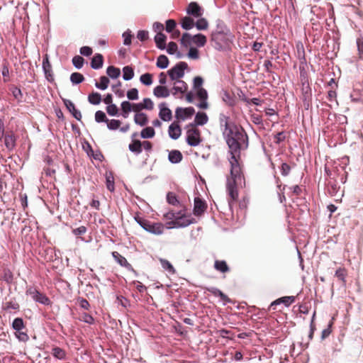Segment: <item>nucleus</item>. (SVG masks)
<instances>
[{
    "label": "nucleus",
    "mask_w": 363,
    "mask_h": 363,
    "mask_svg": "<svg viewBox=\"0 0 363 363\" xmlns=\"http://www.w3.org/2000/svg\"><path fill=\"white\" fill-rule=\"evenodd\" d=\"M223 137L231 155L229 158L230 174L227 177L226 189L228 194V204L232 207L238 198V188L245 186V177L240 162V149L247 138L245 130L236 125L228 130H223Z\"/></svg>",
    "instance_id": "obj_1"
},
{
    "label": "nucleus",
    "mask_w": 363,
    "mask_h": 363,
    "mask_svg": "<svg viewBox=\"0 0 363 363\" xmlns=\"http://www.w3.org/2000/svg\"><path fill=\"white\" fill-rule=\"evenodd\" d=\"M135 221L147 232L155 235L164 233L165 226L160 222H151L140 216H135Z\"/></svg>",
    "instance_id": "obj_2"
},
{
    "label": "nucleus",
    "mask_w": 363,
    "mask_h": 363,
    "mask_svg": "<svg viewBox=\"0 0 363 363\" xmlns=\"http://www.w3.org/2000/svg\"><path fill=\"white\" fill-rule=\"evenodd\" d=\"M186 130V143L190 146H197L201 141V131L193 123H189L187 125Z\"/></svg>",
    "instance_id": "obj_3"
},
{
    "label": "nucleus",
    "mask_w": 363,
    "mask_h": 363,
    "mask_svg": "<svg viewBox=\"0 0 363 363\" xmlns=\"http://www.w3.org/2000/svg\"><path fill=\"white\" fill-rule=\"evenodd\" d=\"M26 294L30 296L35 301L45 306L50 304V298L43 293L40 292L35 287H30L26 291Z\"/></svg>",
    "instance_id": "obj_4"
},
{
    "label": "nucleus",
    "mask_w": 363,
    "mask_h": 363,
    "mask_svg": "<svg viewBox=\"0 0 363 363\" xmlns=\"http://www.w3.org/2000/svg\"><path fill=\"white\" fill-rule=\"evenodd\" d=\"M188 67V65L184 62H179L172 69L168 70L167 73L172 80H179L184 75V70Z\"/></svg>",
    "instance_id": "obj_5"
},
{
    "label": "nucleus",
    "mask_w": 363,
    "mask_h": 363,
    "mask_svg": "<svg viewBox=\"0 0 363 363\" xmlns=\"http://www.w3.org/2000/svg\"><path fill=\"white\" fill-rule=\"evenodd\" d=\"M195 113L193 107L180 108L178 107L175 111V117L177 119L184 121L188 118H191Z\"/></svg>",
    "instance_id": "obj_6"
},
{
    "label": "nucleus",
    "mask_w": 363,
    "mask_h": 363,
    "mask_svg": "<svg viewBox=\"0 0 363 363\" xmlns=\"http://www.w3.org/2000/svg\"><path fill=\"white\" fill-rule=\"evenodd\" d=\"M174 227L175 228H185L190 224L196 223L194 218H191V216H186V214L182 216H179V218H177L174 220Z\"/></svg>",
    "instance_id": "obj_7"
},
{
    "label": "nucleus",
    "mask_w": 363,
    "mask_h": 363,
    "mask_svg": "<svg viewBox=\"0 0 363 363\" xmlns=\"http://www.w3.org/2000/svg\"><path fill=\"white\" fill-rule=\"evenodd\" d=\"M207 209V204L205 201L199 197L194 199V214L196 216H201Z\"/></svg>",
    "instance_id": "obj_8"
},
{
    "label": "nucleus",
    "mask_w": 363,
    "mask_h": 363,
    "mask_svg": "<svg viewBox=\"0 0 363 363\" xmlns=\"http://www.w3.org/2000/svg\"><path fill=\"white\" fill-rule=\"evenodd\" d=\"M43 69L45 73V78L48 81L52 82L54 81V76L52 69V65L49 61L48 55H45L43 61Z\"/></svg>",
    "instance_id": "obj_9"
},
{
    "label": "nucleus",
    "mask_w": 363,
    "mask_h": 363,
    "mask_svg": "<svg viewBox=\"0 0 363 363\" xmlns=\"http://www.w3.org/2000/svg\"><path fill=\"white\" fill-rule=\"evenodd\" d=\"M112 256L121 267H125L128 271L135 272L133 266L127 261L125 257L122 256L119 252L114 251L112 252Z\"/></svg>",
    "instance_id": "obj_10"
},
{
    "label": "nucleus",
    "mask_w": 363,
    "mask_h": 363,
    "mask_svg": "<svg viewBox=\"0 0 363 363\" xmlns=\"http://www.w3.org/2000/svg\"><path fill=\"white\" fill-rule=\"evenodd\" d=\"M186 13L196 18H200L202 14V9L196 2H191L187 8Z\"/></svg>",
    "instance_id": "obj_11"
},
{
    "label": "nucleus",
    "mask_w": 363,
    "mask_h": 363,
    "mask_svg": "<svg viewBox=\"0 0 363 363\" xmlns=\"http://www.w3.org/2000/svg\"><path fill=\"white\" fill-rule=\"evenodd\" d=\"M196 96L201 102L198 104V106L202 109H206L208 108V103L206 101L208 99V93L203 88H200L196 91Z\"/></svg>",
    "instance_id": "obj_12"
},
{
    "label": "nucleus",
    "mask_w": 363,
    "mask_h": 363,
    "mask_svg": "<svg viewBox=\"0 0 363 363\" xmlns=\"http://www.w3.org/2000/svg\"><path fill=\"white\" fill-rule=\"evenodd\" d=\"M188 89V85L186 83L182 80H177L174 83V86L172 89V94L173 95H176L178 92L181 94H184L186 92Z\"/></svg>",
    "instance_id": "obj_13"
},
{
    "label": "nucleus",
    "mask_w": 363,
    "mask_h": 363,
    "mask_svg": "<svg viewBox=\"0 0 363 363\" xmlns=\"http://www.w3.org/2000/svg\"><path fill=\"white\" fill-rule=\"evenodd\" d=\"M168 132L170 138L177 140L182 134V129L177 123L174 122L169 126Z\"/></svg>",
    "instance_id": "obj_14"
},
{
    "label": "nucleus",
    "mask_w": 363,
    "mask_h": 363,
    "mask_svg": "<svg viewBox=\"0 0 363 363\" xmlns=\"http://www.w3.org/2000/svg\"><path fill=\"white\" fill-rule=\"evenodd\" d=\"M64 104L66 106L67 108L69 111V112L72 114V116L78 121H80L82 118V113L79 111H78L75 105L70 100L66 99L64 100Z\"/></svg>",
    "instance_id": "obj_15"
},
{
    "label": "nucleus",
    "mask_w": 363,
    "mask_h": 363,
    "mask_svg": "<svg viewBox=\"0 0 363 363\" xmlns=\"http://www.w3.org/2000/svg\"><path fill=\"white\" fill-rule=\"evenodd\" d=\"M164 105V103L160 104V110L159 116L164 121H169L172 118V113L171 110L169 108L165 107Z\"/></svg>",
    "instance_id": "obj_16"
},
{
    "label": "nucleus",
    "mask_w": 363,
    "mask_h": 363,
    "mask_svg": "<svg viewBox=\"0 0 363 363\" xmlns=\"http://www.w3.org/2000/svg\"><path fill=\"white\" fill-rule=\"evenodd\" d=\"M295 301V297L294 296H284L281 297L280 298L277 299L276 301H273L269 306V308L275 309L274 306L277 304H279L281 303H283L285 304V306H289L291 303H293Z\"/></svg>",
    "instance_id": "obj_17"
},
{
    "label": "nucleus",
    "mask_w": 363,
    "mask_h": 363,
    "mask_svg": "<svg viewBox=\"0 0 363 363\" xmlns=\"http://www.w3.org/2000/svg\"><path fill=\"white\" fill-rule=\"evenodd\" d=\"M154 95L157 98H167L169 96L170 91L165 86H157L153 90Z\"/></svg>",
    "instance_id": "obj_18"
},
{
    "label": "nucleus",
    "mask_w": 363,
    "mask_h": 363,
    "mask_svg": "<svg viewBox=\"0 0 363 363\" xmlns=\"http://www.w3.org/2000/svg\"><path fill=\"white\" fill-rule=\"evenodd\" d=\"M104 63V57L101 54H96L91 62V67L93 69H98L102 67Z\"/></svg>",
    "instance_id": "obj_19"
},
{
    "label": "nucleus",
    "mask_w": 363,
    "mask_h": 363,
    "mask_svg": "<svg viewBox=\"0 0 363 363\" xmlns=\"http://www.w3.org/2000/svg\"><path fill=\"white\" fill-rule=\"evenodd\" d=\"M167 37L162 33H157L155 37V41L157 47L160 50H164L166 47Z\"/></svg>",
    "instance_id": "obj_20"
},
{
    "label": "nucleus",
    "mask_w": 363,
    "mask_h": 363,
    "mask_svg": "<svg viewBox=\"0 0 363 363\" xmlns=\"http://www.w3.org/2000/svg\"><path fill=\"white\" fill-rule=\"evenodd\" d=\"M134 122L140 126H145L148 123L147 114L145 113H135L134 116Z\"/></svg>",
    "instance_id": "obj_21"
},
{
    "label": "nucleus",
    "mask_w": 363,
    "mask_h": 363,
    "mask_svg": "<svg viewBox=\"0 0 363 363\" xmlns=\"http://www.w3.org/2000/svg\"><path fill=\"white\" fill-rule=\"evenodd\" d=\"M128 148L131 152L138 155L143 151L142 142L138 140H133L132 143L129 144Z\"/></svg>",
    "instance_id": "obj_22"
},
{
    "label": "nucleus",
    "mask_w": 363,
    "mask_h": 363,
    "mask_svg": "<svg viewBox=\"0 0 363 363\" xmlns=\"http://www.w3.org/2000/svg\"><path fill=\"white\" fill-rule=\"evenodd\" d=\"M214 268L222 273H225L230 271V268L224 260H216L214 262Z\"/></svg>",
    "instance_id": "obj_23"
},
{
    "label": "nucleus",
    "mask_w": 363,
    "mask_h": 363,
    "mask_svg": "<svg viewBox=\"0 0 363 363\" xmlns=\"http://www.w3.org/2000/svg\"><path fill=\"white\" fill-rule=\"evenodd\" d=\"M168 158L172 163H179L182 161L183 156L180 151L172 150L169 153Z\"/></svg>",
    "instance_id": "obj_24"
},
{
    "label": "nucleus",
    "mask_w": 363,
    "mask_h": 363,
    "mask_svg": "<svg viewBox=\"0 0 363 363\" xmlns=\"http://www.w3.org/2000/svg\"><path fill=\"white\" fill-rule=\"evenodd\" d=\"M192 41H193V43L196 44L197 46L203 47L207 42V39L204 35H203L201 33H199V34L192 35Z\"/></svg>",
    "instance_id": "obj_25"
},
{
    "label": "nucleus",
    "mask_w": 363,
    "mask_h": 363,
    "mask_svg": "<svg viewBox=\"0 0 363 363\" xmlns=\"http://www.w3.org/2000/svg\"><path fill=\"white\" fill-rule=\"evenodd\" d=\"M219 122L221 127H224V130H228L231 126H234L235 124L230 122V118L225 114H220Z\"/></svg>",
    "instance_id": "obj_26"
},
{
    "label": "nucleus",
    "mask_w": 363,
    "mask_h": 363,
    "mask_svg": "<svg viewBox=\"0 0 363 363\" xmlns=\"http://www.w3.org/2000/svg\"><path fill=\"white\" fill-rule=\"evenodd\" d=\"M207 291H208L209 292H211L216 296H219L222 301H223L226 303L230 302V299L228 297V296L225 295L224 293H223L220 290H219L216 288H214V287L208 288Z\"/></svg>",
    "instance_id": "obj_27"
},
{
    "label": "nucleus",
    "mask_w": 363,
    "mask_h": 363,
    "mask_svg": "<svg viewBox=\"0 0 363 363\" xmlns=\"http://www.w3.org/2000/svg\"><path fill=\"white\" fill-rule=\"evenodd\" d=\"M4 137V143L8 149H13L16 145V138L13 133H6Z\"/></svg>",
    "instance_id": "obj_28"
},
{
    "label": "nucleus",
    "mask_w": 363,
    "mask_h": 363,
    "mask_svg": "<svg viewBox=\"0 0 363 363\" xmlns=\"http://www.w3.org/2000/svg\"><path fill=\"white\" fill-rule=\"evenodd\" d=\"M208 121V116L206 113L203 112H198L195 116L194 119V125H203L206 124Z\"/></svg>",
    "instance_id": "obj_29"
},
{
    "label": "nucleus",
    "mask_w": 363,
    "mask_h": 363,
    "mask_svg": "<svg viewBox=\"0 0 363 363\" xmlns=\"http://www.w3.org/2000/svg\"><path fill=\"white\" fill-rule=\"evenodd\" d=\"M51 354L58 359H65L67 354L65 350L59 347H52Z\"/></svg>",
    "instance_id": "obj_30"
},
{
    "label": "nucleus",
    "mask_w": 363,
    "mask_h": 363,
    "mask_svg": "<svg viewBox=\"0 0 363 363\" xmlns=\"http://www.w3.org/2000/svg\"><path fill=\"white\" fill-rule=\"evenodd\" d=\"M160 262L162 267V268L167 271L169 273L173 274L176 272L175 269L174 268L173 265L167 259L160 258L159 259Z\"/></svg>",
    "instance_id": "obj_31"
},
{
    "label": "nucleus",
    "mask_w": 363,
    "mask_h": 363,
    "mask_svg": "<svg viewBox=\"0 0 363 363\" xmlns=\"http://www.w3.org/2000/svg\"><path fill=\"white\" fill-rule=\"evenodd\" d=\"M88 101L91 104L98 105L101 101V96L98 92H92L89 95Z\"/></svg>",
    "instance_id": "obj_32"
},
{
    "label": "nucleus",
    "mask_w": 363,
    "mask_h": 363,
    "mask_svg": "<svg viewBox=\"0 0 363 363\" xmlns=\"http://www.w3.org/2000/svg\"><path fill=\"white\" fill-rule=\"evenodd\" d=\"M155 131L152 127H146L140 133L142 138H152L155 136Z\"/></svg>",
    "instance_id": "obj_33"
},
{
    "label": "nucleus",
    "mask_w": 363,
    "mask_h": 363,
    "mask_svg": "<svg viewBox=\"0 0 363 363\" xmlns=\"http://www.w3.org/2000/svg\"><path fill=\"white\" fill-rule=\"evenodd\" d=\"M347 275V270L345 268L340 267L335 272V277L342 281L343 285L346 284L345 278Z\"/></svg>",
    "instance_id": "obj_34"
},
{
    "label": "nucleus",
    "mask_w": 363,
    "mask_h": 363,
    "mask_svg": "<svg viewBox=\"0 0 363 363\" xmlns=\"http://www.w3.org/2000/svg\"><path fill=\"white\" fill-rule=\"evenodd\" d=\"M194 26V20L189 16H185L182 19V26L185 30H190Z\"/></svg>",
    "instance_id": "obj_35"
},
{
    "label": "nucleus",
    "mask_w": 363,
    "mask_h": 363,
    "mask_svg": "<svg viewBox=\"0 0 363 363\" xmlns=\"http://www.w3.org/2000/svg\"><path fill=\"white\" fill-rule=\"evenodd\" d=\"M121 110L123 111V116L127 118L128 113L133 111L132 104L128 101H123L121 104Z\"/></svg>",
    "instance_id": "obj_36"
},
{
    "label": "nucleus",
    "mask_w": 363,
    "mask_h": 363,
    "mask_svg": "<svg viewBox=\"0 0 363 363\" xmlns=\"http://www.w3.org/2000/svg\"><path fill=\"white\" fill-rule=\"evenodd\" d=\"M169 65V60L164 55H161L157 57L156 65L161 68L164 69L167 67Z\"/></svg>",
    "instance_id": "obj_37"
},
{
    "label": "nucleus",
    "mask_w": 363,
    "mask_h": 363,
    "mask_svg": "<svg viewBox=\"0 0 363 363\" xmlns=\"http://www.w3.org/2000/svg\"><path fill=\"white\" fill-rule=\"evenodd\" d=\"M107 74L112 79L118 78L121 74V70L119 68L113 66H109L106 70Z\"/></svg>",
    "instance_id": "obj_38"
},
{
    "label": "nucleus",
    "mask_w": 363,
    "mask_h": 363,
    "mask_svg": "<svg viewBox=\"0 0 363 363\" xmlns=\"http://www.w3.org/2000/svg\"><path fill=\"white\" fill-rule=\"evenodd\" d=\"M192 43H193L192 35L188 33H184L182 35V39H181L182 45L185 48H188L191 45Z\"/></svg>",
    "instance_id": "obj_39"
},
{
    "label": "nucleus",
    "mask_w": 363,
    "mask_h": 363,
    "mask_svg": "<svg viewBox=\"0 0 363 363\" xmlns=\"http://www.w3.org/2000/svg\"><path fill=\"white\" fill-rule=\"evenodd\" d=\"M109 79L107 77L102 76L100 77V82H96L95 86L101 90L107 89L109 84Z\"/></svg>",
    "instance_id": "obj_40"
},
{
    "label": "nucleus",
    "mask_w": 363,
    "mask_h": 363,
    "mask_svg": "<svg viewBox=\"0 0 363 363\" xmlns=\"http://www.w3.org/2000/svg\"><path fill=\"white\" fill-rule=\"evenodd\" d=\"M12 326L16 332H20L25 328L23 320L21 318H15L13 321Z\"/></svg>",
    "instance_id": "obj_41"
},
{
    "label": "nucleus",
    "mask_w": 363,
    "mask_h": 363,
    "mask_svg": "<svg viewBox=\"0 0 363 363\" xmlns=\"http://www.w3.org/2000/svg\"><path fill=\"white\" fill-rule=\"evenodd\" d=\"M123 77L125 80H130L134 76L133 69L130 66H125L123 69Z\"/></svg>",
    "instance_id": "obj_42"
},
{
    "label": "nucleus",
    "mask_w": 363,
    "mask_h": 363,
    "mask_svg": "<svg viewBox=\"0 0 363 363\" xmlns=\"http://www.w3.org/2000/svg\"><path fill=\"white\" fill-rule=\"evenodd\" d=\"M107 127L109 130H116L118 129L121 125V121L116 119H111L106 121Z\"/></svg>",
    "instance_id": "obj_43"
},
{
    "label": "nucleus",
    "mask_w": 363,
    "mask_h": 363,
    "mask_svg": "<svg viewBox=\"0 0 363 363\" xmlns=\"http://www.w3.org/2000/svg\"><path fill=\"white\" fill-rule=\"evenodd\" d=\"M84 80V77L83 74L79 72H74L70 76V81L72 84H79L82 83Z\"/></svg>",
    "instance_id": "obj_44"
},
{
    "label": "nucleus",
    "mask_w": 363,
    "mask_h": 363,
    "mask_svg": "<svg viewBox=\"0 0 363 363\" xmlns=\"http://www.w3.org/2000/svg\"><path fill=\"white\" fill-rule=\"evenodd\" d=\"M225 36L223 31H215L211 34V40L219 43L220 41H223Z\"/></svg>",
    "instance_id": "obj_45"
},
{
    "label": "nucleus",
    "mask_w": 363,
    "mask_h": 363,
    "mask_svg": "<svg viewBox=\"0 0 363 363\" xmlns=\"http://www.w3.org/2000/svg\"><path fill=\"white\" fill-rule=\"evenodd\" d=\"M198 30H206L208 27V23L206 18H200L195 23Z\"/></svg>",
    "instance_id": "obj_46"
},
{
    "label": "nucleus",
    "mask_w": 363,
    "mask_h": 363,
    "mask_svg": "<svg viewBox=\"0 0 363 363\" xmlns=\"http://www.w3.org/2000/svg\"><path fill=\"white\" fill-rule=\"evenodd\" d=\"M140 80L143 84L150 86L152 83V75L150 73H145L140 76Z\"/></svg>",
    "instance_id": "obj_47"
},
{
    "label": "nucleus",
    "mask_w": 363,
    "mask_h": 363,
    "mask_svg": "<svg viewBox=\"0 0 363 363\" xmlns=\"http://www.w3.org/2000/svg\"><path fill=\"white\" fill-rule=\"evenodd\" d=\"M84 62V58L79 55H76L72 58V63L74 66L77 69H80L82 67Z\"/></svg>",
    "instance_id": "obj_48"
},
{
    "label": "nucleus",
    "mask_w": 363,
    "mask_h": 363,
    "mask_svg": "<svg viewBox=\"0 0 363 363\" xmlns=\"http://www.w3.org/2000/svg\"><path fill=\"white\" fill-rule=\"evenodd\" d=\"M95 120L97 123L106 122L108 121V118L105 114V113L102 111H97L95 113Z\"/></svg>",
    "instance_id": "obj_49"
},
{
    "label": "nucleus",
    "mask_w": 363,
    "mask_h": 363,
    "mask_svg": "<svg viewBox=\"0 0 363 363\" xmlns=\"http://www.w3.org/2000/svg\"><path fill=\"white\" fill-rule=\"evenodd\" d=\"M167 200L169 204L173 206H177L179 204V201H178L176 195L172 192H169L167 195Z\"/></svg>",
    "instance_id": "obj_50"
},
{
    "label": "nucleus",
    "mask_w": 363,
    "mask_h": 363,
    "mask_svg": "<svg viewBox=\"0 0 363 363\" xmlns=\"http://www.w3.org/2000/svg\"><path fill=\"white\" fill-rule=\"evenodd\" d=\"M127 97L129 100L138 99V91L136 88L130 89L127 92Z\"/></svg>",
    "instance_id": "obj_51"
},
{
    "label": "nucleus",
    "mask_w": 363,
    "mask_h": 363,
    "mask_svg": "<svg viewBox=\"0 0 363 363\" xmlns=\"http://www.w3.org/2000/svg\"><path fill=\"white\" fill-rule=\"evenodd\" d=\"M79 319L80 320L89 324H93L94 323V318L87 313H82Z\"/></svg>",
    "instance_id": "obj_52"
},
{
    "label": "nucleus",
    "mask_w": 363,
    "mask_h": 363,
    "mask_svg": "<svg viewBox=\"0 0 363 363\" xmlns=\"http://www.w3.org/2000/svg\"><path fill=\"white\" fill-rule=\"evenodd\" d=\"M19 308V304L16 301H7L4 305V309L5 310H16Z\"/></svg>",
    "instance_id": "obj_53"
},
{
    "label": "nucleus",
    "mask_w": 363,
    "mask_h": 363,
    "mask_svg": "<svg viewBox=\"0 0 363 363\" xmlns=\"http://www.w3.org/2000/svg\"><path fill=\"white\" fill-rule=\"evenodd\" d=\"M286 139V134L284 132H279L274 136V142L276 144H279Z\"/></svg>",
    "instance_id": "obj_54"
},
{
    "label": "nucleus",
    "mask_w": 363,
    "mask_h": 363,
    "mask_svg": "<svg viewBox=\"0 0 363 363\" xmlns=\"http://www.w3.org/2000/svg\"><path fill=\"white\" fill-rule=\"evenodd\" d=\"M176 21L173 19H169L166 21V31L168 33L172 32L174 30H175L176 27Z\"/></svg>",
    "instance_id": "obj_55"
},
{
    "label": "nucleus",
    "mask_w": 363,
    "mask_h": 363,
    "mask_svg": "<svg viewBox=\"0 0 363 363\" xmlns=\"http://www.w3.org/2000/svg\"><path fill=\"white\" fill-rule=\"evenodd\" d=\"M142 104L144 109L152 110L154 108V104L152 101L149 98L144 99Z\"/></svg>",
    "instance_id": "obj_56"
},
{
    "label": "nucleus",
    "mask_w": 363,
    "mask_h": 363,
    "mask_svg": "<svg viewBox=\"0 0 363 363\" xmlns=\"http://www.w3.org/2000/svg\"><path fill=\"white\" fill-rule=\"evenodd\" d=\"M106 111L110 116H117L118 113V109L116 105L110 104L106 107Z\"/></svg>",
    "instance_id": "obj_57"
},
{
    "label": "nucleus",
    "mask_w": 363,
    "mask_h": 363,
    "mask_svg": "<svg viewBox=\"0 0 363 363\" xmlns=\"http://www.w3.org/2000/svg\"><path fill=\"white\" fill-rule=\"evenodd\" d=\"M188 57L193 60H197L199 58V50L196 48H190L189 52H188Z\"/></svg>",
    "instance_id": "obj_58"
},
{
    "label": "nucleus",
    "mask_w": 363,
    "mask_h": 363,
    "mask_svg": "<svg viewBox=\"0 0 363 363\" xmlns=\"http://www.w3.org/2000/svg\"><path fill=\"white\" fill-rule=\"evenodd\" d=\"M1 74L4 77V82L9 81V69L7 64H4L2 67Z\"/></svg>",
    "instance_id": "obj_59"
},
{
    "label": "nucleus",
    "mask_w": 363,
    "mask_h": 363,
    "mask_svg": "<svg viewBox=\"0 0 363 363\" xmlns=\"http://www.w3.org/2000/svg\"><path fill=\"white\" fill-rule=\"evenodd\" d=\"M77 302L82 308L84 310H89L90 308V304L86 299L80 297L77 299Z\"/></svg>",
    "instance_id": "obj_60"
},
{
    "label": "nucleus",
    "mask_w": 363,
    "mask_h": 363,
    "mask_svg": "<svg viewBox=\"0 0 363 363\" xmlns=\"http://www.w3.org/2000/svg\"><path fill=\"white\" fill-rule=\"evenodd\" d=\"M11 91H12V94H13V97L16 99H17L18 101H21L22 97H23V94L21 92V90L19 88L15 86L12 89Z\"/></svg>",
    "instance_id": "obj_61"
},
{
    "label": "nucleus",
    "mask_w": 363,
    "mask_h": 363,
    "mask_svg": "<svg viewBox=\"0 0 363 363\" xmlns=\"http://www.w3.org/2000/svg\"><path fill=\"white\" fill-rule=\"evenodd\" d=\"M86 231H87V228H86V227H85L84 225H82L77 228H74L72 230V233L76 236L84 235L86 233Z\"/></svg>",
    "instance_id": "obj_62"
},
{
    "label": "nucleus",
    "mask_w": 363,
    "mask_h": 363,
    "mask_svg": "<svg viewBox=\"0 0 363 363\" xmlns=\"http://www.w3.org/2000/svg\"><path fill=\"white\" fill-rule=\"evenodd\" d=\"M121 86V83L118 82V83L116 85L113 86V90L115 92V94L118 97H123L124 96V91L120 89V86Z\"/></svg>",
    "instance_id": "obj_63"
},
{
    "label": "nucleus",
    "mask_w": 363,
    "mask_h": 363,
    "mask_svg": "<svg viewBox=\"0 0 363 363\" xmlns=\"http://www.w3.org/2000/svg\"><path fill=\"white\" fill-rule=\"evenodd\" d=\"M359 56L363 59V38H358L357 40Z\"/></svg>",
    "instance_id": "obj_64"
}]
</instances>
